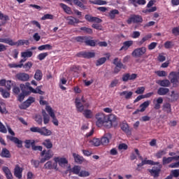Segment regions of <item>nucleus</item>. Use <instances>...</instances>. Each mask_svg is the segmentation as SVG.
<instances>
[{
  "mask_svg": "<svg viewBox=\"0 0 179 179\" xmlns=\"http://www.w3.org/2000/svg\"><path fill=\"white\" fill-rule=\"evenodd\" d=\"M96 127H105L106 128L110 129L115 128L118 125L117 122V116L114 114L106 115L104 113H99L96 115Z\"/></svg>",
  "mask_w": 179,
  "mask_h": 179,
  "instance_id": "f257e3e1",
  "label": "nucleus"
},
{
  "mask_svg": "<svg viewBox=\"0 0 179 179\" xmlns=\"http://www.w3.org/2000/svg\"><path fill=\"white\" fill-rule=\"evenodd\" d=\"M89 38L90 37L77 36L75 40L78 43H85L86 45H96V44H98V45H107V42L106 41L99 42V40H90Z\"/></svg>",
  "mask_w": 179,
  "mask_h": 179,
  "instance_id": "f03ea898",
  "label": "nucleus"
},
{
  "mask_svg": "<svg viewBox=\"0 0 179 179\" xmlns=\"http://www.w3.org/2000/svg\"><path fill=\"white\" fill-rule=\"evenodd\" d=\"M179 159V155L178 156H175V157H164L162 159V164L164 165L165 164H170L171 162L173 160H178ZM170 169H178L179 168V161L177 162L172 163L169 165Z\"/></svg>",
  "mask_w": 179,
  "mask_h": 179,
  "instance_id": "7ed1b4c3",
  "label": "nucleus"
},
{
  "mask_svg": "<svg viewBox=\"0 0 179 179\" xmlns=\"http://www.w3.org/2000/svg\"><path fill=\"white\" fill-rule=\"evenodd\" d=\"M0 43H4V44H8V45H24V44H27V43H29V41L19 40L17 42H13V41L10 38H0Z\"/></svg>",
  "mask_w": 179,
  "mask_h": 179,
  "instance_id": "20e7f679",
  "label": "nucleus"
},
{
  "mask_svg": "<svg viewBox=\"0 0 179 179\" xmlns=\"http://www.w3.org/2000/svg\"><path fill=\"white\" fill-rule=\"evenodd\" d=\"M155 166H153L152 169H148V171L152 177H154V178H157V177L160 176V171H162V167H163V166L160 164V162L155 164Z\"/></svg>",
  "mask_w": 179,
  "mask_h": 179,
  "instance_id": "39448f33",
  "label": "nucleus"
},
{
  "mask_svg": "<svg viewBox=\"0 0 179 179\" xmlns=\"http://www.w3.org/2000/svg\"><path fill=\"white\" fill-rule=\"evenodd\" d=\"M41 157H43L41 158V163H45V162L50 160V159H52V157L54 156V152L51 150H48L47 151L43 150L41 152Z\"/></svg>",
  "mask_w": 179,
  "mask_h": 179,
  "instance_id": "423d86ee",
  "label": "nucleus"
},
{
  "mask_svg": "<svg viewBox=\"0 0 179 179\" xmlns=\"http://www.w3.org/2000/svg\"><path fill=\"white\" fill-rule=\"evenodd\" d=\"M113 64L115 65L114 73H118L122 69H127V66L122 64L121 61H118V57L114 59Z\"/></svg>",
  "mask_w": 179,
  "mask_h": 179,
  "instance_id": "0eeeda50",
  "label": "nucleus"
},
{
  "mask_svg": "<svg viewBox=\"0 0 179 179\" xmlns=\"http://www.w3.org/2000/svg\"><path fill=\"white\" fill-rule=\"evenodd\" d=\"M143 22V18L139 15H133L127 20V24H131L132 23H142Z\"/></svg>",
  "mask_w": 179,
  "mask_h": 179,
  "instance_id": "6e6552de",
  "label": "nucleus"
},
{
  "mask_svg": "<svg viewBox=\"0 0 179 179\" xmlns=\"http://www.w3.org/2000/svg\"><path fill=\"white\" fill-rule=\"evenodd\" d=\"M45 110L47 113L49 114V115L52 118V123L54 125H56V127H58V120L57 119V117L55 116V113H54V110H52V108L50 106H46Z\"/></svg>",
  "mask_w": 179,
  "mask_h": 179,
  "instance_id": "1a4fd4ad",
  "label": "nucleus"
},
{
  "mask_svg": "<svg viewBox=\"0 0 179 179\" xmlns=\"http://www.w3.org/2000/svg\"><path fill=\"white\" fill-rule=\"evenodd\" d=\"M35 101L36 99H34L33 96H30L20 106V108L21 110H26L27 108H29V107L31 106V104H33V103Z\"/></svg>",
  "mask_w": 179,
  "mask_h": 179,
  "instance_id": "9d476101",
  "label": "nucleus"
},
{
  "mask_svg": "<svg viewBox=\"0 0 179 179\" xmlns=\"http://www.w3.org/2000/svg\"><path fill=\"white\" fill-rule=\"evenodd\" d=\"M145 52H146V48L142 47L134 50L131 52V55L134 58H141V57H142V55H143Z\"/></svg>",
  "mask_w": 179,
  "mask_h": 179,
  "instance_id": "9b49d317",
  "label": "nucleus"
},
{
  "mask_svg": "<svg viewBox=\"0 0 179 179\" xmlns=\"http://www.w3.org/2000/svg\"><path fill=\"white\" fill-rule=\"evenodd\" d=\"M76 57L90 59V58H94V57H96V53L93 52H80L77 53Z\"/></svg>",
  "mask_w": 179,
  "mask_h": 179,
  "instance_id": "f8f14e48",
  "label": "nucleus"
},
{
  "mask_svg": "<svg viewBox=\"0 0 179 179\" xmlns=\"http://www.w3.org/2000/svg\"><path fill=\"white\" fill-rule=\"evenodd\" d=\"M53 160L56 162V164L58 163L59 166L63 169H65L66 164H68V159L65 157H55Z\"/></svg>",
  "mask_w": 179,
  "mask_h": 179,
  "instance_id": "ddd939ff",
  "label": "nucleus"
},
{
  "mask_svg": "<svg viewBox=\"0 0 179 179\" xmlns=\"http://www.w3.org/2000/svg\"><path fill=\"white\" fill-rule=\"evenodd\" d=\"M43 167L45 170H56V171H58V164H56V162L52 163V162L48 161L44 164Z\"/></svg>",
  "mask_w": 179,
  "mask_h": 179,
  "instance_id": "4468645a",
  "label": "nucleus"
},
{
  "mask_svg": "<svg viewBox=\"0 0 179 179\" xmlns=\"http://www.w3.org/2000/svg\"><path fill=\"white\" fill-rule=\"evenodd\" d=\"M111 138H113V135H111V134H105L101 138V144H102L103 146H107V145L110 143V139H111Z\"/></svg>",
  "mask_w": 179,
  "mask_h": 179,
  "instance_id": "2eb2a0df",
  "label": "nucleus"
},
{
  "mask_svg": "<svg viewBox=\"0 0 179 179\" xmlns=\"http://www.w3.org/2000/svg\"><path fill=\"white\" fill-rule=\"evenodd\" d=\"M138 78V74L132 73L130 74L129 73H125L122 76V81L123 82H128V80H135Z\"/></svg>",
  "mask_w": 179,
  "mask_h": 179,
  "instance_id": "dca6fc26",
  "label": "nucleus"
},
{
  "mask_svg": "<svg viewBox=\"0 0 179 179\" xmlns=\"http://www.w3.org/2000/svg\"><path fill=\"white\" fill-rule=\"evenodd\" d=\"M15 78L21 82H27L30 79V76L26 73H18L16 74Z\"/></svg>",
  "mask_w": 179,
  "mask_h": 179,
  "instance_id": "f3484780",
  "label": "nucleus"
},
{
  "mask_svg": "<svg viewBox=\"0 0 179 179\" xmlns=\"http://www.w3.org/2000/svg\"><path fill=\"white\" fill-rule=\"evenodd\" d=\"M85 20L87 22H90V23L92 22H95V23H101L103 20L97 17H93L90 14H87L85 16Z\"/></svg>",
  "mask_w": 179,
  "mask_h": 179,
  "instance_id": "a211bd4d",
  "label": "nucleus"
},
{
  "mask_svg": "<svg viewBox=\"0 0 179 179\" xmlns=\"http://www.w3.org/2000/svg\"><path fill=\"white\" fill-rule=\"evenodd\" d=\"M22 173H23V169L20 168V166L17 164L14 169V176L17 178H22Z\"/></svg>",
  "mask_w": 179,
  "mask_h": 179,
  "instance_id": "6ab92c4d",
  "label": "nucleus"
},
{
  "mask_svg": "<svg viewBox=\"0 0 179 179\" xmlns=\"http://www.w3.org/2000/svg\"><path fill=\"white\" fill-rule=\"evenodd\" d=\"M169 76L173 78L171 79V83H173V87L178 86V79L177 78V73L174 71L170 73Z\"/></svg>",
  "mask_w": 179,
  "mask_h": 179,
  "instance_id": "aec40b11",
  "label": "nucleus"
},
{
  "mask_svg": "<svg viewBox=\"0 0 179 179\" xmlns=\"http://www.w3.org/2000/svg\"><path fill=\"white\" fill-rule=\"evenodd\" d=\"M68 24H70V26H75V24H78V23H80V20L79 19H77L75 17L69 16L66 18Z\"/></svg>",
  "mask_w": 179,
  "mask_h": 179,
  "instance_id": "412c9836",
  "label": "nucleus"
},
{
  "mask_svg": "<svg viewBox=\"0 0 179 179\" xmlns=\"http://www.w3.org/2000/svg\"><path fill=\"white\" fill-rule=\"evenodd\" d=\"M153 104L155 110H160L162 104H163V98L160 96L157 99H154Z\"/></svg>",
  "mask_w": 179,
  "mask_h": 179,
  "instance_id": "4be33fe9",
  "label": "nucleus"
},
{
  "mask_svg": "<svg viewBox=\"0 0 179 179\" xmlns=\"http://www.w3.org/2000/svg\"><path fill=\"white\" fill-rule=\"evenodd\" d=\"M73 157L74 159L75 163L77 164H82L85 162V158L83 156L79 155V154L73 153Z\"/></svg>",
  "mask_w": 179,
  "mask_h": 179,
  "instance_id": "5701e85b",
  "label": "nucleus"
},
{
  "mask_svg": "<svg viewBox=\"0 0 179 179\" xmlns=\"http://www.w3.org/2000/svg\"><path fill=\"white\" fill-rule=\"evenodd\" d=\"M75 103H76V107L77 108V110L79 113H83V111L85 110V106H83V104H82V103H80V99L76 98Z\"/></svg>",
  "mask_w": 179,
  "mask_h": 179,
  "instance_id": "b1692460",
  "label": "nucleus"
},
{
  "mask_svg": "<svg viewBox=\"0 0 179 179\" xmlns=\"http://www.w3.org/2000/svg\"><path fill=\"white\" fill-rule=\"evenodd\" d=\"M0 156L1 157H5L6 159H10L12 157V155H10V151H9V150H8L6 148H2Z\"/></svg>",
  "mask_w": 179,
  "mask_h": 179,
  "instance_id": "393cba45",
  "label": "nucleus"
},
{
  "mask_svg": "<svg viewBox=\"0 0 179 179\" xmlns=\"http://www.w3.org/2000/svg\"><path fill=\"white\" fill-rule=\"evenodd\" d=\"M29 90L31 93H34L35 94H44V91L41 90V86H38L36 89L33 88L32 87H29Z\"/></svg>",
  "mask_w": 179,
  "mask_h": 179,
  "instance_id": "a878e982",
  "label": "nucleus"
},
{
  "mask_svg": "<svg viewBox=\"0 0 179 179\" xmlns=\"http://www.w3.org/2000/svg\"><path fill=\"white\" fill-rule=\"evenodd\" d=\"M133 95L134 92H132V91H123L120 93V96H124L126 100H129L130 99H132Z\"/></svg>",
  "mask_w": 179,
  "mask_h": 179,
  "instance_id": "bb28decb",
  "label": "nucleus"
},
{
  "mask_svg": "<svg viewBox=\"0 0 179 179\" xmlns=\"http://www.w3.org/2000/svg\"><path fill=\"white\" fill-rule=\"evenodd\" d=\"M157 85L162 86V87H169L171 83L170 80L165 79V80H159L157 81Z\"/></svg>",
  "mask_w": 179,
  "mask_h": 179,
  "instance_id": "cd10ccee",
  "label": "nucleus"
},
{
  "mask_svg": "<svg viewBox=\"0 0 179 179\" xmlns=\"http://www.w3.org/2000/svg\"><path fill=\"white\" fill-rule=\"evenodd\" d=\"M40 135H42L43 136H50L52 134V131L51 130H49L47 129V127H43L41 128Z\"/></svg>",
  "mask_w": 179,
  "mask_h": 179,
  "instance_id": "c85d7f7f",
  "label": "nucleus"
},
{
  "mask_svg": "<svg viewBox=\"0 0 179 179\" xmlns=\"http://www.w3.org/2000/svg\"><path fill=\"white\" fill-rule=\"evenodd\" d=\"M3 173L6 175L7 179H13V176L12 175V172H10V169L8 166H3L2 168Z\"/></svg>",
  "mask_w": 179,
  "mask_h": 179,
  "instance_id": "c756f323",
  "label": "nucleus"
},
{
  "mask_svg": "<svg viewBox=\"0 0 179 179\" xmlns=\"http://www.w3.org/2000/svg\"><path fill=\"white\" fill-rule=\"evenodd\" d=\"M8 139H10L11 142H14L17 145V148H22V141L19 140L17 137L7 136Z\"/></svg>",
  "mask_w": 179,
  "mask_h": 179,
  "instance_id": "7c9ffc66",
  "label": "nucleus"
},
{
  "mask_svg": "<svg viewBox=\"0 0 179 179\" xmlns=\"http://www.w3.org/2000/svg\"><path fill=\"white\" fill-rule=\"evenodd\" d=\"M162 110L167 114H171V103L166 102L163 104Z\"/></svg>",
  "mask_w": 179,
  "mask_h": 179,
  "instance_id": "2f4dec72",
  "label": "nucleus"
},
{
  "mask_svg": "<svg viewBox=\"0 0 179 179\" xmlns=\"http://www.w3.org/2000/svg\"><path fill=\"white\" fill-rule=\"evenodd\" d=\"M120 128L123 132L127 135H131V130H129V125H128V123H122L120 125Z\"/></svg>",
  "mask_w": 179,
  "mask_h": 179,
  "instance_id": "473e14b6",
  "label": "nucleus"
},
{
  "mask_svg": "<svg viewBox=\"0 0 179 179\" xmlns=\"http://www.w3.org/2000/svg\"><path fill=\"white\" fill-rule=\"evenodd\" d=\"M34 78L37 80V82H40V80L43 79V71H41V70L40 69H37L35 71Z\"/></svg>",
  "mask_w": 179,
  "mask_h": 179,
  "instance_id": "72a5a7b5",
  "label": "nucleus"
},
{
  "mask_svg": "<svg viewBox=\"0 0 179 179\" xmlns=\"http://www.w3.org/2000/svg\"><path fill=\"white\" fill-rule=\"evenodd\" d=\"M170 92V90L169 88L166 87H159L157 90V94L159 96H166Z\"/></svg>",
  "mask_w": 179,
  "mask_h": 179,
  "instance_id": "f704fd0d",
  "label": "nucleus"
},
{
  "mask_svg": "<svg viewBox=\"0 0 179 179\" xmlns=\"http://www.w3.org/2000/svg\"><path fill=\"white\" fill-rule=\"evenodd\" d=\"M42 145L46 148V149H52V142L50 138L44 140L42 143Z\"/></svg>",
  "mask_w": 179,
  "mask_h": 179,
  "instance_id": "c9c22d12",
  "label": "nucleus"
},
{
  "mask_svg": "<svg viewBox=\"0 0 179 179\" xmlns=\"http://www.w3.org/2000/svg\"><path fill=\"white\" fill-rule=\"evenodd\" d=\"M59 6H61V8H63L64 11L68 15H71V13H72V10H71V8L64 4V3H60Z\"/></svg>",
  "mask_w": 179,
  "mask_h": 179,
  "instance_id": "e433bc0d",
  "label": "nucleus"
},
{
  "mask_svg": "<svg viewBox=\"0 0 179 179\" xmlns=\"http://www.w3.org/2000/svg\"><path fill=\"white\" fill-rule=\"evenodd\" d=\"M150 105V101H145L143 103L140 105V111L141 113H143L146 108H148V106Z\"/></svg>",
  "mask_w": 179,
  "mask_h": 179,
  "instance_id": "4c0bfd02",
  "label": "nucleus"
},
{
  "mask_svg": "<svg viewBox=\"0 0 179 179\" xmlns=\"http://www.w3.org/2000/svg\"><path fill=\"white\" fill-rule=\"evenodd\" d=\"M25 143V148L27 149H30V148H31V149L33 148V145H36V141L34 140H26L24 141Z\"/></svg>",
  "mask_w": 179,
  "mask_h": 179,
  "instance_id": "58836bf2",
  "label": "nucleus"
},
{
  "mask_svg": "<svg viewBox=\"0 0 179 179\" xmlns=\"http://www.w3.org/2000/svg\"><path fill=\"white\" fill-rule=\"evenodd\" d=\"M42 115L43 117V123L45 124V125H47V124L50 122V115L47 114L45 110H42Z\"/></svg>",
  "mask_w": 179,
  "mask_h": 179,
  "instance_id": "ea45409f",
  "label": "nucleus"
},
{
  "mask_svg": "<svg viewBox=\"0 0 179 179\" xmlns=\"http://www.w3.org/2000/svg\"><path fill=\"white\" fill-rule=\"evenodd\" d=\"M167 153V150H160L156 154L155 157L157 159H162Z\"/></svg>",
  "mask_w": 179,
  "mask_h": 179,
  "instance_id": "a19ab883",
  "label": "nucleus"
},
{
  "mask_svg": "<svg viewBox=\"0 0 179 179\" xmlns=\"http://www.w3.org/2000/svg\"><path fill=\"white\" fill-rule=\"evenodd\" d=\"M90 3H92L93 5H107V1L104 0H90Z\"/></svg>",
  "mask_w": 179,
  "mask_h": 179,
  "instance_id": "79ce46f5",
  "label": "nucleus"
},
{
  "mask_svg": "<svg viewBox=\"0 0 179 179\" xmlns=\"http://www.w3.org/2000/svg\"><path fill=\"white\" fill-rule=\"evenodd\" d=\"M80 166L76 165L71 169V171L73 174H76L77 176H79V174H80Z\"/></svg>",
  "mask_w": 179,
  "mask_h": 179,
  "instance_id": "37998d69",
  "label": "nucleus"
},
{
  "mask_svg": "<svg viewBox=\"0 0 179 179\" xmlns=\"http://www.w3.org/2000/svg\"><path fill=\"white\" fill-rule=\"evenodd\" d=\"M90 143L93 145V146H100L101 144V141L99 138H93L92 140L90 141Z\"/></svg>",
  "mask_w": 179,
  "mask_h": 179,
  "instance_id": "c03bdc74",
  "label": "nucleus"
},
{
  "mask_svg": "<svg viewBox=\"0 0 179 179\" xmlns=\"http://www.w3.org/2000/svg\"><path fill=\"white\" fill-rule=\"evenodd\" d=\"M115 15H120V11H118V10L115 9V10H110L109 13L110 19H112V20L115 19Z\"/></svg>",
  "mask_w": 179,
  "mask_h": 179,
  "instance_id": "a18cd8bd",
  "label": "nucleus"
},
{
  "mask_svg": "<svg viewBox=\"0 0 179 179\" xmlns=\"http://www.w3.org/2000/svg\"><path fill=\"white\" fill-rule=\"evenodd\" d=\"M0 93H1L4 99H8V97H10V94L8 91H6V90H3V88L2 87H0Z\"/></svg>",
  "mask_w": 179,
  "mask_h": 179,
  "instance_id": "49530a36",
  "label": "nucleus"
},
{
  "mask_svg": "<svg viewBox=\"0 0 179 179\" xmlns=\"http://www.w3.org/2000/svg\"><path fill=\"white\" fill-rule=\"evenodd\" d=\"M21 57L22 58H31V57H33V52L31 51L22 52L21 53Z\"/></svg>",
  "mask_w": 179,
  "mask_h": 179,
  "instance_id": "de8ad7c7",
  "label": "nucleus"
},
{
  "mask_svg": "<svg viewBox=\"0 0 179 179\" xmlns=\"http://www.w3.org/2000/svg\"><path fill=\"white\" fill-rule=\"evenodd\" d=\"M80 70H81L80 66L73 65L71 68V72H74V73H77V75H79V73H80Z\"/></svg>",
  "mask_w": 179,
  "mask_h": 179,
  "instance_id": "09e8293b",
  "label": "nucleus"
},
{
  "mask_svg": "<svg viewBox=\"0 0 179 179\" xmlns=\"http://www.w3.org/2000/svg\"><path fill=\"white\" fill-rule=\"evenodd\" d=\"M20 87L22 90V93H24V94H29V87L27 85H25L24 84H20Z\"/></svg>",
  "mask_w": 179,
  "mask_h": 179,
  "instance_id": "8fccbe9b",
  "label": "nucleus"
},
{
  "mask_svg": "<svg viewBox=\"0 0 179 179\" xmlns=\"http://www.w3.org/2000/svg\"><path fill=\"white\" fill-rule=\"evenodd\" d=\"M143 163L145 164H150V166H155L156 164H159V162H156L152 160H149L148 159H143Z\"/></svg>",
  "mask_w": 179,
  "mask_h": 179,
  "instance_id": "3c124183",
  "label": "nucleus"
},
{
  "mask_svg": "<svg viewBox=\"0 0 179 179\" xmlns=\"http://www.w3.org/2000/svg\"><path fill=\"white\" fill-rule=\"evenodd\" d=\"M73 2L74 5H76V6H79V8H81V9H86V6H84L83 3H82L79 0H73Z\"/></svg>",
  "mask_w": 179,
  "mask_h": 179,
  "instance_id": "603ef678",
  "label": "nucleus"
},
{
  "mask_svg": "<svg viewBox=\"0 0 179 179\" xmlns=\"http://www.w3.org/2000/svg\"><path fill=\"white\" fill-rule=\"evenodd\" d=\"M39 51L46 50L47 51H51L52 50V45H41L38 48Z\"/></svg>",
  "mask_w": 179,
  "mask_h": 179,
  "instance_id": "864d4df0",
  "label": "nucleus"
},
{
  "mask_svg": "<svg viewBox=\"0 0 179 179\" xmlns=\"http://www.w3.org/2000/svg\"><path fill=\"white\" fill-rule=\"evenodd\" d=\"M22 66L24 69H25L26 72H27L28 71H30V69H31V66H33V62H28L25 63L24 65H23Z\"/></svg>",
  "mask_w": 179,
  "mask_h": 179,
  "instance_id": "5fc2aeb1",
  "label": "nucleus"
},
{
  "mask_svg": "<svg viewBox=\"0 0 179 179\" xmlns=\"http://www.w3.org/2000/svg\"><path fill=\"white\" fill-rule=\"evenodd\" d=\"M80 30H82V31H84V33H87V34H93V29L91 28H88L86 27H82Z\"/></svg>",
  "mask_w": 179,
  "mask_h": 179,
  "instance_id": "6e6d98bb",
  "label": "nucleus"
},
{
  "mask_svg": "<svg viewBox=\"0 0 179 179\" xmlns=\"http://www.w3.org/2000/svg\"><path fill=\"white\" fill-rule=\"evenodd\" d=\"M106 61H107L106 57H101L96 61V66H100V65H103V64H104Z\"/></svg>",
  "mask_w": 179,
  "mask_h": 179,
  "instance_id": "4d7b16f0",
  "label": "nucleus"
},
{
  "mask_svg": "<svg viewBox=\"0 0 179 179\" xmlns=\"http://www.w3.org/2000/svg\"><path fill=\"white\" fill-rule=\"evenodd\" d=\"M41 19V20H54V15L52 14H45Z\"/></svg>",
  "mask_w": 179,
  "mask_h": 179,
  "instance_id": "13d9d810",
  "label": "nucleus"
},
{
  "mask_svg": "<svg viewBox=\"0 0 179 179\" xmlns=\"http://www.w3.org/2000/svg\"><path fill=\"white\" fill-rule=\"evenodd\" d=\"M40 163H41V161H38L37 159H31V164L35 169H38L40 166Z\"/></svg>",
  "mask_w": 179,
  "mask_h": 179,
  "instance_id": "bf43d9fd",
  "label": "nucleus"
},
{
  "mask_svg": "<svg viewBox=\"0 0 179 179\" xmlns=\"http://www.w3.org/2000/svg\"><path fill=\"white\" fill-rule=\"evenodd\" d=\"M35 121L38 125H43V117H41V115H36L35 116Z\"/></svg>",
  "mask_w": 179,
  "mask_h": 179,
  "instance_id": "052dcab7",
  "label": "nucleus"
},
{
  "mask_svg": "<svg viewBox=\"0 0 179 179\" xmlns=\"http://www.w3.org/2000/svg\"><path fill=\"white\" fill-rule=\"evenodd\" d=\"M150 38H152V34H148L144 36L139 42L141 45L143 44L145 41H148V40H150Z\"/></svg>",
  "mask_w": 179,
  "mask_h": 179,
  "instance_id": "680f3d73",
  "label": "nucleus"
},
{
  "mask_svg": "<svg viewBox=\"0 0 179 179\" xmlns=\"http://www.w3.org/2000/svg\"><path fill=\"white\" fill-rule=\"evenodd\" d=\"M90 173L87 171H81L78 175L79 177H89Z\"/></svg>",
  "mask_w": 179,
  "mask_h": 179,
  "instance_id": "e2e57ef3",
  "label": "nucleus"
},
{
  "mask_svg": "<svg viewBox=\"0 0 179 179\" xmlns=\"http://www.w3.org/2000/svg\"><path fill=\"white\" fill-rule=\"evenodd\" d=\"M0 132H1V134L8 133V130L6 129V127H5V125H3V124L1 122H0Z\"/></svg>",
  "mask_w": 179,
  "mask_h": 179,
  "instance_id": "0e129e2a",
  "label": "nucleus"
},
{
  "mask_svg": "<svg viewBox=\"0 0 179 179\" xmlns=\"http://www.w3.org/2000/svg\"><path fill=\"white\" fill-rule=\"evenodd\" d=\"M85 118H92V110H85L83 113Z\"/></svg>",
  "mask_w": 179,
  "mask_h": 179,
  "instance_id": "69168bd1",
  "label": "nucleus"
},
{
  "mask_svg": "<svg viewBox=\"0 0 179 179\" xmlns=\"http://www.w3.org/2000/svg\"><path fill=\"white\" fill-rule=\"evenodd\" d=\"M171 174L173 177H175V178H178V177H179V169L172 170Z\"/></svg>",
  "mask_w": 179,
  "mask_h": 179,
  "instance_id": "338daca9",
  "label": "nucleus"
},
{
  "mask_svg": "<svg viewBox=\"0 0 179 179\" xmlns=\"http://www.w3.org/2000/svg\"><path fill=\"white\" fill-rule=\"evenodd\" d=\"M172 34L173 36H179V27H176L172 29Z\"/></svg>",
  "mask_w": 179,
  "mask_h": 179,
  "instance_id": "774afa93",
  "label": "nucleus"
}]
</instances>
